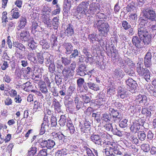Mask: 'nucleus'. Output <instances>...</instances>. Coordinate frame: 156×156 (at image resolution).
Wrapping results in <instances>:
<instances>
[{
  "instance_id": "1",
  "label": "nucleus",
  "mask_w": 156,
  "mask_h": 156,
  "mask_svg": "<svg viewBox=\"0 0 156 156\" xmlns=\"http://www.w3.org/2000/svg\"><path fill=\"white\" fill-rule=\"evenodd\" d=\"M142 19L147 22L146 25L152 31L156 30V13L151 7L143 9L141 14Z\"/></svg>"
},
{
  "instance_id": "2",
  "label": "nucleus",
  "mask_w": 156,
  "mask_h": 156,
  "mask_svg": "<svg viewBox=\"0 0 156 156\" xmlns=\"http://www.w3.org/2000/svg\"><path fill=\"white\" fill-rule=\"evenodd\" d=\"M94 27L98 29L100 35L106 37L108 35L110 28L108 23L99 20L94 21Z\"/></svg>"
},
{
  "instance_id": "3",
  "label": "nucleus",
  "mask_w": 156,
  "mask_h": 156,
  "mask_svg": "<svg viewBox=\"0 0 156 156\" xmlns=\"http://www.w3.org/2000/svg\"><path fill=\"white\" fill-rule=\"evenodd\" d=\"M147 22L144 19H141L138 25V34L141 38H142V36L144 37L150 35L148 30L149 29L146 25Z\"/></svg>"
},
{
  "instance_id": "4",
  "label": "nucleus",
  "mask_w": 156,
  "mask_h": 156,
  "mask_svg": "<svg viewBox=\"0 0 156 156\" xmlns=\"http://www.w3.org/2000/svg\"><path fill=\"white\" fill-rule=\"evenodd\" d=\"M89 4V8L86 12V16L88 17L99 12L101 7L98 3L93 2V0H90Z\"/></svg>"
},
{
  "instance_id": "5",
  "label": "nucleus",
  "mask_w": 156,
  "mask_h": 156,
  "mask_svg": "<svg viewBox=\"0 0 156 156\" xmlns=\"http://www.w3.org/2000/svg\"><path fill=\"white\" fill-rule=\"evenodd\" d=\"M115 144H112L105 149V152L106 156H117V155L122 154L121 152L117 147Z\"/></svg>"
},
{
  "instance_id": "6",
  "label": "nucleus",
  "mask_w": 156,
  "mask_h": 156,
  "mask_svg": "<svg viewBox=\"0 0 156 156\" xmlns=\"http://www.w3.org/2000/svg\"><path fill=\"white\" fill-rule=\"evenodd\" d=\"M145 121L143 119H140L138 120H134L131 124L130 129L135 133L140 129V126H143Z\"/></svg>"
},
{
  "instance_id": "7",
  "label": "nucleus",
  "mask_w": 156,
  "mask_h": 156,
  "mask_svg": "<svg viewBox=\"0 0 156 156\" xmlns=\"http://www.w3.org/2000/svg\"><path fill=\"white\" fill-rule=\"evenodd\" d=\"M89 0L82 2L77 6V11L79 13L86 15V12L89 5Z\"/></svg>"
},
{
  "instance_id": "8",
  "label": "nucleus",
  "mask_w": 156,
  "mask_h": 156,
  "mask_svg": "<svg viewBox=\"0 0 156 156\" xmlns=\"http://www.w3.org/2000/svg\"><path fill=\"white\" fill-rule=\"evenodd\" d=\"M48 117L45 115L43 118V121L41 124V129L40 131V134L42 135L45 132L48 130L50 123L48 119Z\"/></svg>"
},
{
  "instance_id": "9",
  "label": "nucleus",
  "mask_w": 156,
  "mask_h": 156,
  "mask_svg": "<svg viewBox=\"0 0 156 156\" xmlns=\"http://www.w3.org/2000/svg\"><path fill=\"white\" fill-rule=\"evenodd\" d=\"M153 53L151 50L148 51L146 54L144 60V64L146 67H150L152 65L151 60V53Z\"/></svg>"
},
{
  "instance_id": "10",
  "label": "nucleus",
  "mask_w": 156,
  "mask_h": 156,
  "mask_svg": "<svg viewBox=\"0 0 156 156\" xmlns=\"http://www.w3.org/2000/svg\"><path fill=\"white\" fill-rule=\"evenodd\" d=\"M141 38L140 37H138L137 36H134L133 37L132 39L133 44L139 48H142L144 46Z\"/></svg>"
},
{
  "instance_id": "11",
  "label": "nucleus",
  "mask_w": 156,
  "mask_h": 156,
  "mask_svg": "<svg viewBox=\"0 0 156 156\" xmlns=\"http://www.w3.org/2000/svg\"><path fill=\"white\" fill-rule=\"evenodd\" d=\"M41 19L42 22L46 25V27L49 28L51 27L52 24L49 14H43L42 16H41Z\"/></svg>"
},
{
  "instance_id": "12",
  "label": "nucleus",
  "mask_w": 156,
  "mask_h": 156,
  "mask_svg": "<svg viewBox=\"0 0 156 156\" xmlns=\"http://www.w3.org/2000/svg\"><path fill=\"white\" fill-rule=\"evenodd\" d=\"M87 66L85 64H82L78 66L76 70V74L81 76L86 75Z\"/></svg>"
},
{
  "instance_id": "13",
  "label": "nucleus",
  "mask_w": 156,
  "mask_h": 156,
  "mask_svg": "<svg viewBox=\"0 0 156 156\" xmlns=\"http://www.w3.org/2000/svg\"><path fill=\"white\" fill-rule=\"evenodd\" d=\"M20 39L24 41H29L30 38L29 32L26 30H24L21 31L20 34Z\"/></svg>"
},
{
  "instance_id": "14",
  "label": "nucleus",
  "mask_w": 156,
  "mask_h": 156,
  "mask_svg": "<svg viewBox=\"0 0 156 156\" xmlns=\"http://www.w3.org/2000/svg\"><path fill=\"white\" fill-rule=\"evenodd\" d=\"M147 69L146 68H144V65L142 62H139L136 64V71L138 74L140 76L145 72L146 69Z\"/></svg>"
},
{
  "instance_id": "15",
  "label": "nucleus",
  "mask_w": 156,
  "mask_h": 156,
  "mask_svg": "<svg viewBox=\"0 0 156 156\" xmlns=\"http://www.w3.org/2000/svg\"><path fill=\"white\" fill-rule=\"evenodd\" d=\"M127 85L131 89V92L132 90H135L136 88L137 84L136 82L132 78H129L126 81Z\"/></svg>"
},
{
  "instance_id": "16",
  "label": "nucleus",
  "mask_w": 156,
  "mask_h": 156,
  "mask_svg": "<svg viewBox=\"0 0 156 156\" xmlns=\"http://www.w3.org/2000/svg\"><path fill=\"white\" fill-rule=\"evenodd\" d=\"M90 139L95 144L98 145H101L102 140L99 135L92 134L90 137Z\"/></svg>"
},
{
  "instance_id": "17",
  "label": "nucleus",
  "mask_w": 156,
  "mask_h": 156,
  "mask_svg": "<svg viewBox=\"0 0 156 156\" xmlns=\"http://www.w3.org/2000/svg\"><path fill=\"white\" fill-rule=\"evenodd\" d=\"M124 75L123 71L120 69H115L113 76L115 78H118L119 80L122 79Z\"/></svg>"
},
{
  "instance_id": "18",
  "label": "nucleus",
  "mask_w": 156,
  "mask_h": 156,
  "mask_svg": "<svg viewBox=\"0 0 156 156\" xmlns=\"http://www.w3.org/2000/svg\"><path fill=\"white\" fill-rule=\"evenodd\" d=\"M62 73L63 76L67 78H70L73 75L74 73L69 69L67 67L64 68L62 70Z\"/></svg>"
},
{
  "instance_id": "19",
  "label": "nucleus",
  "mask_w": 156,
  "mask_h": 156,
  "mask_svg": "<svg viewBox=\"0 0 156 156\" xmlns=\"http://www.w3.org/2000/svg\"><path fill=\"white\" fill-rule=\"evenodd\" d=\"M64 33L67 37H71L72 36L74 33L73 26L70 24H69L66 26V28L65 30Z\"/></svg>"
},
{
  "instance_id": "20",
  "label": "nucleus",
  "mask_w": 156,
  "mask_h": 156,
  "mask_svg": "<svg viewBox=\"0 0 156 156\" xmlns=\"http://www.w3.org/2000/svg\"><path fill=\"white\" fill-rule=\"evenodd\" d=\"M63 47L65 50L66 54H70L73 51V46L70 43L64 42L62 44Z\"/></svg>"
},
{
  "instance_id": "21",
  "label": "nucleus",
  "mask_w": 156,
  "mask_h": 156,
  "mask_svg": "<svg viewBox=\"0 0 156 156\" xmlns=\"http://www.w3.org/2000/svg\"><path fill=\"white\" fill-rule=\"evenodd\" d=\"M135 101L139 104L146 103L147 101V98L145 95H142L139 94L136 97Z\"/></svg>"
},
{
  "instance_id": "22",
  "label": "nucleus",
  "mask_w": 156,
  "mask_h": 156,
  "mask_svg": "<svg viewBox=\"0 0 156 156\" xmlns=\"http://www.w3.org/2000/svg\"><path fill=\"white\" fill-rule=\"evenodd\" d=\"M31 70L29 67L26 68H22L20 70L19 73L20 74L23 75L24 76H29L30 72L31 71Z\"/></svg>"
},
{
  "instance_id": "23",
  "label": "nucleus",
  "mask_w": 156,
  "mask_h": 156,
  "mask_svg": "<svg viewBox=\"0 0 156 156\" xmlns=\"http://www.w3.org/2000/svg\"><path fill=\"white\" fill-rule=\"evenodd\" d=\"M46 134L43 136V137L41 138L38 140L39 146L42 148L46 147L47 148V138H45Z\"/></svg>"
},
{
  "instance_id": "24",
  "label": "nucleus",
  "mask_w": 156,
  "mask_h": 156,
  "mask_svg": "<svg viewBox=\"0 0 156 156\" xmlns=\"http://www.w3.org/2000/svg\"><path fill=\"white\" fill-rule=\"evenodd\" d=\"M52 103L54 106L55 110L58 112H60L61 105L60 102L56 99L54 98L52 101Z\"/></svg>"
},
{
  "instance_id": "25",
  "label": "nucleus",
  "mask_w": 156,
  "mask_h": 156,
  "mask_svg": "<svg viewBox=\"0 0 156 156\" xmlns=\"http://www.w3.org/2000/svg\"><path fill=\"white\" fill-rule=\"evenodd\" d=\"M87 84L88 87L90 89L96 91L99 90V87L98 85L91 81L88 82L87 83Z\"/></svg>"
},
{
  "instance_id": "26",
  "label": "nucleus",
  "mask_w": 156,
  "mask_h": 156,
  "mask_svg": "<svg viewBox=\"0 0 156 156\" xmlns=\"http://www.w3.org/2000/svg\"><path fill=\"white\" fill-rule=\"evenodd\" d=\"M14 47L18 48L19 50L22 51H24L25 50V47L21 43L19 42L18 41L14 42L13 44Z\"/></svg>"
},
{
  "instance_id": "27",
  "label": "nucleus",
  "mask_w": 156,
  "mask_h": 156,
  "mask_svg": "<svg viewBox=\"0 0 156 156\" xmlns=\"http://www.w3.org/2000/svg\"><path fill=\"white\" fill-rule=\"evenodd\" d=\"M140 76H142L147 82L150 80V73L149 70L148 69H146L145 72H144Z\"/></svg>"
},
{
  "instance_id": "28",
  "label": "nucleus",
  "mask_w": 156,
  "mask_h": 156,
  "mask_svg": "<svg viewBox=\"0 0 156 156\" xmlns=\"http://www.w3.org/2000/svg\"><path fill=\"white\" fill-rule=\"evenodd\" d=\"M58 17L56 16L53 18L52 20V25L53 28L55 29H57L59 25V22L58 21Z\"/></svg>"
},
{
  "instance_id": "29",
  "label": "nucleus",
  "mask_w": 156,
  "mask_h": 156,
  "mask_svg": "<svg viewBox=\"0 0 156 156\" xmlns=\"http://www.w3.org/2000/svg\"><path fill=\"white\" fill-rule=\"evenodd\" d=\"M27 58L29 60L34 63H37V58L35 56L34 54L33 53H29L27 55Z\"/></svg>"
},
{
  "instance_id": "30",
  "label": "nucleus",
  "mask_w": 156,
  "mask_h": 156,
  "mask_svg": "<svg viewBox=\"0 0 156 156\" xmlns=\"http://www.w3.org/2000/svg\"><path fill=\"white\" fill-rule=\"evenodd\" d=\"M18 27L20 28H23L25 27L27 23L26 19L24 17H21L19 22Z\"/></svg>"
},
{
  "instance_id": "31",
  "label": "nucleus",
  "mask_w": 156,
  "mask_h": 156,
  "mask_svg": "<svg viewBox=\"0 0 156 156\" xmlns=\"http://www.w3.org/2000/svg\"><path fill=\"white\" fill-rule=\"evenodd\" d=\"M31 31L33 33H34L36 31H39L41 29L40 27L38 25L37 23L36 22H33L31 26Z\"/></svg>"
},
{
  "instance_id": "32",
  "label": "nucleus",
  "mask_w": 156,
  "mask_h": 156,
  "mask_svg": "<svg viewBox=\"0 0 156 156\" xmlns=\"http://www.w3.org/2000/svg\"><path fill=\"white\" fill-rule=\"evenodd\" d=\"M86 153L87 156H98L97 150L94 148L90 149Z\"/></svg>"
},
{
  "instance_id": "33",
  "label": "nucleus",
  "mask_w": 156,
  "mask_h": 156,
  "mask_svg": "<svg viewBox=\"0 0 156 156\" xmlns=\"http://www.w3.org/2000/svg\"><path fill=\"white\" fill-rule=\"evenodd\" d=\"M71 5L70 3L69 2L68 0L65 2L63 5V10L65 12H68L69 10L71 8Z\"/></svg>"
},
{
  "instance_id": "34",
  "label": "nucleus",
  "mask_w": 156,
  "mask_h": 156,
  "mask_svg": "<svg viewBox=\"0 0 156 156\" xmlns=\"http://www.w3.org/2000/svg\"><path fill=\"white\" fill-rule=\"evenodd\" d=\"M74 101L76 106V111H78L81 108L83 103L82 101H80L79 99L78 98H75Z\"/></svg>"
},
{
  "instance_id": "35",
  "label": "nucleus",
  "mask_w": 156,
  "mask_h": 156,
  "mask_svg": "<svg viewBox=\"0 0 156 156\" xmlns=\"http://www.w3.org/2000/svg\"><path fill=\"white\" fill-rule=\"evenodd\" d=\"M151 37L150 35L144 37L143 43L145 45H147L150 44L151 42Z\"/></svg>"
},
{
  "instance_id": "36",
  "label": "nucleus",
  "mask_w": 156,
  "mask_h": 156,
  "mask_svg": "<svg viewBox=\"0 0 156 156\" xmlns=\"http://www.w3.org/2000/svg\"><path fill=\"white\" fill-rule=\"evenodd\" d=\"M67 154V151L66 149H62L58 151L55 153V156H64Z\"/></svg>"
},
{
  "instance_id": "37",
  "label": "nucleus",
  "mask_w": 156,
  "mask_h": 156,
  "mask_svg": "<svg viewBox=\"0 0 156 156\" xmlns=\"http://www.w3.org/2000/svg\"><path fill=\"white\" fill-rule=\"evenodd\" d=\"M37 151V148L35 147H32L28 151L27 156H34Z\"/></svg>"
},
{
  "instance_id": "38",
  "label": "nucleus",
  "mask_w": 156,
  "mask_h": 156,
  "mask_svg": "<svg viewBox=\"0 0 156 156\" xmlns=\"http://www.w3.org/2000/svg\"><path fill=\"white\" fill-rule=\"evenodd\" d=\"M80 51H78L77 49H73L72 51L71 54L69 56V58L71 59L75 58L76 57L79 55Z\"/></svg>"
},
{
  "instance_id": "39",
  "label": "nucleus",
  "mask_w": 156,
  "mask_h": 156,
  "mask_svg": "<svg viewBox=\"0 0 156 156\" xmlns=\"http://www.w3.org/2000/svg\"><path fill=\"white\" fill-rule=\"evenodd\" d=\"M67 126L69 128L70 133L71 134H73L75 131L74 127L73 125L71 123V121H69L66 123Z\"/></svg>"
},
{
  "instance_id": "40",
  "label": "nucleus",
  "mask_w": 156,
  "mask_h": 156,
  "mask_svg": "<svg viewBox=\"0 0 156 156\" xmlns=\"http://www.w3.org/2000/svg\"><path fill=\"white\" fill-rule=\"evenodd\" d=\"M45 63L46 66L54 63V60L52 56L48 57L45 58Z\"/></svg>"
},
{
  "instance_id": "41",
  "label": "nucleus",
  "mask_w": 156,
  "mask_h": 156,
  "mask_svg": "<svg viewBox=\"0 0 156 156\" xmlns=\"http://www.w3.org/2000/svg\"><path fill=\"white\" fill-rule=\"evenodd\" d=\"M62 62L60 60H58L57 61L56 63V68L58 69V71L60 72L64 69L63 66L62 64Z\"/></svg>"
},
{
  "instance_id": "42",
  "label": "nucleus",
  "mask_w": 156,
  "mask_h": 156,
  "mask_svg": "<svg viewBox=\"0 0 156 156\" xmlns=\"http://www.w3.org/2000/svg\"><path fill=\"white\" fill-rule=\"evenodd\" d=\"M138 137L140 140H144L146 137V134L144 131H140L138 133Z\"/></svg>"
},
{
  "instance_id": "43",
  "label": "nucleus",
  "mask_w": 156,
  "mask_h": 156,
  "mask_svg": "<svg viewBox=\"0 0 156 156\" xmlns=\"http://www.w3.org/2000/svg\"><path fill=\"white\" fill-rule=\"evenodd\" d=\"M47 144H48L47 145V148L48 149H50L54 147L55 145V143L53 140L47 138Z\"/></svg>"
},
{
  "instance_id": "44",
  "label": "nucleus",
  "mask_w": 156,
  "mask_h": 156,
  "mask_svg": "<svg viewBox=\"0 0 156 156\" xmlns=\"http://www.w3.org/2000/svg\"><path fill=\"white\" fill-rule=\"evenodd\" d=\"M83 100L86 103H87L89 102L91 99V96H90L87 95L86 94L82 95L81 96Z\"/></svg>"
},
{
  "instance_id": "45",
  "label": "nucleus",
  "mask_w": 156,
  "mask_h": 156,
  "mask_svg": "<svg viewBox=\"0 0 156 156\" xmlns=\"http://www.w3.org/2000/svg\"><path fill=\"white\" fill-rule=\"evenodd\" d=\"M122 25L125 30H126L131 27V26L127 21L125 20H123L122 23Z\"/></svg>"
},
{
  "instance_id": "46",
  "label": "nucleus",
  "mask_w": 156,
  "mask_h": 156,
  "mask_svg": "<svg viewBox=\"0 0 156 156\" xmlns=\"http://www.w3.org/2000/svg\"><path fill=\"white\" fill-rule=\"evenodd\" d=\"M126 10L128 12H135L136 11V8L133 5L129 4L126 7Z\"/></svg>"
},
{
  "instance_id": "47",
  "label": "nucleus",
  "mask_w": 156,
  "mask_h": 156,
  "mask_svg": "<svg viewBox=\"0 0 156 156\" xmlns=\"http://www.w3.org/2000/svg\"><path fill=\"white\" fill-rule=\"evenodd\" d=\"M41 106L42 105L41 104L37 102V101H35L34 102L33 110L35 112H36L38 110H39V109H41Z\"/></svg>"
},
{
  "instance_id": "48",
  "label": "nucleus",
  "mask_w": 156,
  "mask_h": 156,
  "mask_svg": "<svg viewBox=\"0 0 156 156\" xmlns=\"http://www.w3.org/2000/svg\"><path fill=\"white\" fill-rule=\"evenodd\" d=\"M59 123L61 126H64L66 122V117L64 115H62L60 117L59 121Z\"/></svg>"
},
{
  "instance_id": "49",
  "label": "nucleus",
  "mask_w": 156,
  "mask_h": 156,
  "mask_svg": "<svg viewBox=\"0 0 156 156\" xmlns=\"http://www.w3.org/2000/svg\"><path fill=\"white\" fill-rule=\"evenodd\" d=\"M18 62L19 64H20L23 67L27 66L28 64L27 60L26 58H25L23 59H19Z\"/></svg>"
},
{
  "instance_id": "50",
  "label": "nucleus",
  "mask_w": 156,
  "mask_h": 156,
  "mask_svg": "<svg viewBox=\"0 0 156 156\" xmlns=\"http://www.w3.org/2000/svg\"><path fill=\"white\" fill-rule=\"evenodd\" d=\"M84 82V79L83 78L80 77L76 81L78 87L79 88L81 87Z\"/></svg>"
},
{
  "instance_id": "51",
  "label": "nucleus",
  "mask_w": 156,
  "mask_h": 156,
  "mask_svg": "<svg viewBox=\"0 0 156 156\" xmlns=\"http://www.w3.org/2000/svg\"><path fill=\"white\" fill-rule=\"evenodd\" d=\"M56 9L54 10L51 12L52 15H55L59 14L61 11V9L59 5L57 4L55 6Z\"/></svg>"
},
{
  "instance_id": "52",
  "label": "nucleus",
  "mask_w": 156,
  "mask_h": 156,
  "mask_svg": "<svg viewBox=\"0 0 156 156\" xmlns=\"http://www.w3.org/2000/svg\"><path fill=\"white\" fill-rule=\"evenodd\" d=\"M28 41L29 43L28 45L29 47L32 50L34 49L37 46L36 43L34 42V41L32 39L31 40L30 39V40Z\"/></svg>"
},
{
  "instance_id": "53",
  "label": "nucleus",
  "mask_w": 156,
  "mask_h": 156,
  "mask_svg": "<svg viewBox=\"0 0 156 156\" xmlns=\"http://www.w3.org/2000/svg\"><path fill=\"white\" fill-rule=\"evenodd\" d=\"M111 115L108 114L107 113H105L103 115L102 119L105 122H108L111 120Z\"/></svg>"
},
{
  "instance_id": "54",
  "label": "nucleus",
  "mask_w": 156,
  "mask_h": 156,
  "mask_svg": "<svg viewBox=\"0 0 156 156\" xmlns=\"http://www.w3.org/2000/svg\"><path fill=\"white\" fill-rule=\"evenodd\" d=\"M127 122V120L124 119L120 122L119 125L122 128H125L128 125Z\"/></svg>"
},
{
  "instance_id": "55",
  "label": "nucleus",
  "mask_w": 156,
  "mask_h": 156,
  "mask_svg": "<svg viewBox=\"0 0 156 156\" xmlns=\"http://www.w3.org/2000/svg\"><path fill=\"white\" fill-rule=\"evenodd\" d=\"M109 113L111 115H112V117L115 116L119 113L117 110H115L113 108H110L109 109Z\"/></svg>"
},
{
  "instance_id": "56",
  "label": "nucleus",
  "mask_w": 156,
  "mask_h": 156,
  "mask_svg": "<svg viewBox=\"0 0 156 156\" xmlns=\"http://www.w3.org/2000/svg\"><path fill=\"white\" fill-rule=\"evenodd\" d=\"M47 66L48 67L49 71L51 73H53L55 71V67L54 63L48 65Z\"/></svg>"
},
{
  "instance_id": "57",
  "label": "nucleus",
  "mask_w": 156,
  "mask_h": 156,
  "mask_svg": "<svg viewBox=\"0 0 156 156\" xmlns=\"http://www.w3.org/2000/svg\"><path fill=\"white\" fill-rule=\"evenodd\" d=\"M100 36H101L100 35H99V36L97 35L96 36V35H95L94 34H90L89 35V38L90 40V42L92 43H93L94 41H97L98 40V37H99Z\"/></svg>"
},
{
  "instance_id": "58",
  "label": "nucleus",
  "mask_w": 156,
  "mask_h": 156,
  "mask_svg": "<svg viewBox=\"0 0 156 156\" xmlns=\"http://www.w3.org/2000/svg\"><path fill=\"white\" fill-rule=\"evenodd\" d=\"M57 37H56L54 35H52L51 39V44L53 45V46H56L57 45Z\"/></svg>"
},
{
  "instance_id": "59",
  "label": "nucleus",
  "mask_w": 156,
  "mask_h": 156,
  "mask_svg": "<svg viewBox=\"0 0 156 156\" xmlns=\"http://www.w3.org/2000/svg\"><path fill=\"white\" fill-rule=\"evenodd\" d=\"M51 126L52 127L55 126L57 124V119L55 117L52 115L51 118Z\"/></svg>"
},
{
  "instance_id": "60",
  "label": "nucleus",
  "mask_w": 156,
  "mask_h": 156,
  "mask_svg": "<svg viewBox=\"0 0 156 156\" xmlns=\"http://www.w3.org/2000/svg\"><path fill=\"white\" fill-rule=\"evenodd\" d=\"M129 17L133 21H134L133 24L135 26L136 25V22L137 19L136 14V13L131 14L129 16Z\"/></svg>"
},
{
  "instance_id": "61",
  "label": "nucleus",
  "mask_w": 156,
  "mask_h": 156,
  "mask_svg": "<svg viewBox=\"0 0 156 156\" xmlns=\"http://www.w3.org/2000/svg\"><path fill=\"white\" fill-rule=\"evenodd\" d=\"M112 132L114 134L119 136H122V132L119 130L116 127L113 129Z\"/></svg>"
},
{
  "instance_id": "62",
  "label": "nucleus",
  "mask_w": 156,
  "mask_h": 156,
  "mask_svg": "<svg viewBox=\"0 0 156 156\" xmlns=\"http://www.w3.org/2000/svg\"><path fill=\"white\" fill-rule=\"evenodd\" d=\"M105 99L102 98H99L96 99L95 101V102L97 105L99 106H103V105L105 103Z\"/></svg>"
},
{
  "instance_id": "63",
  "label": "nucleus",
  "mask_w": 156,
  "mask_h": 156,
  "mask_svg": "<svg viewBox=\"0 0 156 156\" xmlns=\"http://www.w3.org/2000/svg\"><path fill=\"white\" fill-rule=\"evenodd\" d=\"M62 59L61 61L65 66H68L70 62V60L68 58L62 57Z\"/></svg>"
},
{
  "instance_id": "64",
  "label": "nucleus",
  "mask_w": 156,
  "mask_h": 156,
  "mask_svg": "<svg viewBox=\"0 0 156 156\" xmlns=\"http://www.w3.org/2000/svg\"><path fill=\"white\" fill-rule=\"evenodd\" d=\"M37 60L40 64H42L44 62V58L42 55L39 53L37 54Z\"/></svg>"
}]
</instances>
